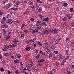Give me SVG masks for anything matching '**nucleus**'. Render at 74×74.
<instances>
[{
  "mask_svg": "<svg viewBox=\"0 0 74 74\" xmlns=\"http://www.w3.org/2000/svg\"><path fill=\"white\" fill-rule=\"evenodd\" d=\"M50 32L52 33L55 34L57 32H58V30L57 29H53L52 30H49Z\"/></svg>",
  "mask_w": 74,
  "mask_h": 74,
  "instance_id": "obj_1",
  "label": "nucleus"
},
{
  "mask_svg": "<svg viewBox=\"0 0 74 74\" xmlns=\"http://www.w3.org/2000/svg\"><path fill=\"white\" fill-rule=\"evenodd\" d=\"M9 48V46L8 45H5L4 47V49H2L3 51H7V49Z\"/></svg>",
  "mask_w": 74,
  "mask_h": 74,
  "instance_id": "obj_2",
  "label": "nucleus"
},
{
  "mask_svg": "<svg viewBox=\"0 0 74 74\" xmlns=\"http://www.w3.org/2000/svg\"><path fill=\"white\" fill-rule=\"evenodd\" d=\"M1 26V28H4V29H7L8 28V25L7 24L2 25Z\"/></svg>",
  "mask_w": 74,
  "mask_h": 74,
  "instance_id": "obj_3",
  "label": "nucleus"
},
{
  "mask_svg": "<svg viewBox=\"0 0 74 74\" xmlns=\"http://www.w3.org/2000/svg\"><path fill=\"white\" fill-rule=\"evenodd\" d=\"M6 23H8L9 24H12L13 23V21H12L11 19H9L8 21H7Z\"/></svg>",
  "mask_w": 74,
  "mask_h": 74,
  "instance_id": "obj_4",
  "label": "nucleus"
},
{
  "mask_svg": "<svg viewBox=\"0 0 74 74\" xmlns=\"http://www.w3.org/2000/svg\"><path fill=\"white\" fill-rule=\"evenodd\" d=\"M15 57L16 58H19L21 57V56L20 54H16L15 55Z\"/></svg>",
  "mask_w": 74,
  "mask_h": 74,
  "instance_id": "obj_5",
  "label": "nucleus"
},
{
  "mask_svg": "<svg viewBox=\"0 0 74 74\" xmlns=\"http://www.w3.org/2000/svg\"><path fill=\"white\" fill-rule=\"evenodd\" d=\"M30 49H31V47H30V46H29L25 49V50H26V51H29L30 50Z\"/></svg>",
  "mask_w": 74,
  "mask_h": 74,
  "instance_id": "obj_6",
  "label": "nucleus"
},
{
  "mask_svg": "<svg viewBox=\"0 0 74 74\" xmlns=\"http://www.w3.org/2000/svg\"><path fill=\"white\" fill-rule=\"evenodd\" d=\"M18 38H15L14 39V42L17 43V42H18Z\"/></svg>",
  "mask_w": 74,
  "mask_h": 74,
  "instance_id": "obj_7",
  "label": "nucleus"
},
{
  "mask_svg": "<svg viewBox=\"0 0 74 74\" xmlns=\"http://www.w3.org/2000/svg\"><path fill=\"white\" fill-rule=\"evenodd\" d=\"M16 43L17 42H15L13 43L12 45L13 47H17V44Z\"/></svg>",
  "mask_w": 74,
  "mask_h": 74,
  "instance_id": "obj_8",
  "label": "nucleus"
},
{
  "mask_svg": "<svg viewBox=\"0 0 74 74\" xmlns=\"http://www.w3.org/2000/svg\"><path fill=\"white\" fill-rule=\"evenodd\" d=\"M67 5H68V4L67 3H64L63 5V6L65 7H67Z\"/></svg>",
  "mask_w": 74,
  "mask_h": 74,
  "instance_id": "obj_9",
  "label": "nucleus"
},
{
  "mask_svg": "<svg viewBox=\"0 0 74 74\" xmlns=\"http://www.w3.org/2000/svg\"><path fill=\"white\" fill-rule=\"evenodd\" d=\"M43 62H44V59L40 60V61L39 60H38V63H41H41H42Z\"/></svg>",
  "mask_w": 74,
  "mask_h": 74,
  "instance_id": "obj_10",
  "label": "nucleus"
},
{
  "mask_svg": "<svg viewBox=\"0 0 74 74\" xmlns=\"http://www.w3.org/2000/svg\"><path fill=\"white\" fill-rule=\"evenodd\" d=\"M14 62L15 63H19V60L16 59L14 60Z\"/></svg>",
  "mask_w": 74,
  "mask_h": 74,
  "instance_id": "obj_11",
  "label": "nucleus"
},
{
  "mask_svg": "<svg viewBox=\"0 0 74 74\" xmlns=\"http://www.w3.org/2000/svg\"><path fill=\"white\" fill-rule=\"evenodd\" d=\"M11 10H12L17 11V10H18V8H11Z\"/></svg>",
  "mask_w": 74,
  "mask_h": 74,
  "instance_id": "obj_12",
  "label": "nucleus"
},
{
  "mask_svg": "<svg viewBox=\"0 0 74 74\" xmlns=\"http://www.w3.org/2000/svg\"><path fill=\"white\" fill-rule=\"evenodd\" d=\"M49 21V18H48V17H47L43 19L44 21Z\"/></svg>",
  "mask_w": 74,
  "mask_h": 74,
  "instance_id": "obj_13",
  "label": "nucleus"
},
{
  "mask_svg": "<svg viewBox=\"0 0 74 74\" xmlns=\"http://www.w3.org/2000/svg\"><path fill=\"white\" fill-rule=\"evenodd\" d=\"M38 44H39V46H40V47H42V43H41L40 42H38Z\"/></svg>",
  "mask_w": 74,
  "mask_h": 74,
  "instance_id": "obj_14",
  "label": "nucleus"
},
{
  "mask_svg": "<svg viewBox=\"0 0 74 74\" xmlns=\"http://www.w3.org/2000/svg\"><path fill=\"white\" fill-rule=\"evenodd\" d=\"M26 67L27 69V70L28 71H31V69H30V68L29 66H26Z\"/></svg>",
  "mask_w": 74,
  "mask_h": 74,
  "instance_id": "obj_15",
  "label": "nucleus"
},
{
  "mask_svg": "<svg viewBox=\"0 0 74 74\" xmlns=\"http://www.w3.org/2000/svg\"><path fill=\"white\" fill-rule=\"evenodd\" d=\"M53 56V54L52 53H50L49 54V58H51L52 57V56Z\"/></svg>",
  "mask_w": 74,
  "mask_h": 74,
  "instance_id": "obj_16",
  "label": "nucleus"
},
{
  "mask_svg": "<svg viewBox=\"0 0 74 74\" xmlns=\"http://www.w3.org/2000/svg\"><path fill=\"white\" fill-rule=\"evenodd\" d=\"M41 35L44 36L45 34V31H43L41 34Z\"/></svg>",
  "mask_w": 74,
  "mask_h": 74,
  "instance_id": "obj_17",
  "label": "nucleus"
},
{
  "mask_svg": "<svg viewBox=\"0 0 74 74\" xmlns=\"http://www.w3.org/2000/svg\"><path fill=\"white\" fill-rule=\"evenodd\" d=\"M70 11L71 12H73L74 11V9L73 8H70Z\"/></svg>",
  "mask_w": 74,
  "mask_h": 74,
  "instance_id": "obj_18",
  "label": "nucleus"
},
{
  "mask_svg": "<svg viewBox=\"0 0 74 74\" xmlns=\"http://www.w3.org/2000/svg\"><path fill=\"white\" fill-rule=\"evenodd\" d=\"M12 3H10L9 5L7 6V8H9V7H11L12 6Z\"/></svg>",
  "mask_w": 74,
  "mask_h": 74,
  "instance_id": "obj_19",
  "label": "nucleus"
},
{
  "mask_svg": "<svg viewBox=\"0 0 74 74\" xmlns=\"http://www.w3.org/2000/svg\"><path fill=\"white\" fill-rule=\"evenodd\" d=\"M40 18H41V19H43L44 18V16H43L42 15H40Z\"/></svg>",
  "mask_w": 74,
  "mask_h": 74,
  "instance_id": "obj_20",
  "label": "nucleus"
},
{
  "mask_svg": "<svg viewBox=\"0 0 74 74\" xmlns=\"http://www.w3.org/2000/svg\"><path fill=\"white\" fill-rule=\"evenodd\" d=\"M42 10V8L40 7L38 10V12H41Z\"/></svg>",
  "mask_w": 74,
  "mask_h": 74,
  "instance_id": "obj_21",
  "label": "nucleus"
},
{
  "mask_svg": "<svg viewBox=\"0 0 74 74\" xmlns=\"http://www.w3.org/2000/svg\"><path fill=\"white\" fill-rule=\"evenodd\" d=\"M60 58L61 59H63V57L62 56V55L60 54Z\"/></svg>",
  "mask_w": 74,
  "mask_h": 74,
  "instance_id": "obj_22",
  "label": "nucleus"
},
{
  "mask_svg": "<svg viewBox=\"0 0 74 74\" xmlns=\"http://www.w3.org/2000/svg\"><path fill=\"white\" fill-rule=\"evenodd\" d=\"M55 44H58V43H59V41L58 40H55Z\"/></svg>",
  "mask_w": 74,
  "mask_h": 74,
  "instance_id": "obj_23",
  "label": "nucleus"
},
{
  "mask_svg": "<svg viewBox=\"0 0 74 74\" xmlns=\"http://www.w3.org/2000/svg\"><path fill=\"white\" fill-rule=\"evenodd\" d=\"M68 18L70 20H71V18H72V16H68Z\"/></svg>",
  "mask_w": 74,
  "mask_h": 74,
  "instance_id": "obj_24",
  "label": "nucleus"
},
{
  "mask_svg": "<svg viewBox=\"0 0 74 74\" xmlns=\"http://www.w3.org/2000/svg\"><path fill=\"white\" fill-rule=\"evenodd\" d=\"M62 20L64 21H65L67 20V18L66 17H64L63 18Z\"/></svg>",
  "mask_w": 74,
  "mask_h": 74,
  "instance_id": "obj_25",
  "label": "nucleus"
},
{
  "mask_svg": "<svg viewBox=\"0 0 74 74\" xmlns=\"http://www.w3.org/2000/svg\"><path fill=\"white\" fill-rule=\"evenodd\" d=\"M45 33H47V34H48V33H49V31H48V30H46L45 31Z\"/></svg>",
  "mask_w": 74,
  "mask_h": 74,
  "instance_id": "obj_26",
  "label": "nucleus"
},
{
  "mask_svg": "<svg viewBox=\"0 0 74 74\" xmlns=\"http://www.w3.org/2000/svg\"><path fill=\"white\" fill-rule=\"evenodd\" d=\"M37 29L38 30H41V27H38L37 28Z\"/></svg>",
  "mask_w": 74,
  "mask_h": 74,
  "instance_id": "obj_27",
  "label": "nucleus"
},
{
  "mask_svg": "<svg viewBox=\"0 0 74 74\" xmlns=\"http://www.w3.org/2000/svg\"><path fill=\"white\" fill-rule=\"evenodd\" d=\"M10 15H9V14H8L6 16V17L7 19H8L10 17Z\"/></svg>",
  "mask_w": 74,
  "mask_h": 74,
  "instance_id": "obj_28",
  "label": "nucleus"
},
{
  "mask_svg": "<svg viewBox=\"0 0 74 74\" xmlns=\"http://www.w3.org/2000/svg\"><path fill=\"white\" fill-rule=\"evenodd\" d=\"M66 40L67 41H69L70 40V38H66Z\"/></svg>",
  "mask_w": 74,
  "mask_h": 74,
  "instance_id": "obj_29",
  "label": "nucleus"
},
{
  "mask_svg": "<svg viewBox=\"0 0 74 74\" xmlns=\"http://www.w3.org/2000/svg\"><path fill=\"white\" fill-rule=\"evenodd\" d=\"M9 55H10V54L8 53H6L5 54H4L5 56H8Z\"/></svg>",
  "mask_w": 74,
  "mask_h": 74,
  "instance_id": "obj_30",
  "label": "nucleus"
},
{
  "mask_svg": "<svg viewBox=\"0 0 74 74\" xmlns=\"http://www.w3.org/2000/svg\"><path fill=\"white\" fill-rule=\"evenodd\" d=\"M41 26V24H40V23H39V24H36V26Z\"/></svg>",
  "mask_w": 74,
  "mask_h": 74,
  "instance_id": "obj_31",
  "label": "nucleus"
},
{
  "mask_svg": "<svg viewBox=\"0 0 74 74\" xmlns=\"http://www.w3.org/2000/svg\"><path fill=\"white\" fill-rule=\"evenodd\" d=\"M62 63H66V60H62Z\"/></svg>",
  "mask_w": 74,
  "mask_h": 74,
  "instance_id": "obj_32",
  "label": "nucleus"
},
{
  "mask_svg": "<svg viewBox=\"0 0 74 74\" xmlns=\"http://www.w3.org/2000/svg\"><path fill=\"white\" fill-rule=\"evenodd\" d=\"M25 24H22V26L21 27V29H22V28H23V27H24V26H25Z\"/></svg>",
  "mask_w": 74,
  "mask_h": 74,
  "instance_id": "obj_33",
  "label": "nucleus"
},
{
  "mask_svg": "<svg viewBox=\"0 0 74 74\" xmlns=\"http://www.w3.org/2000/svg\"><path fill=\"white\" fill-rule=\"evenodd\" d=\"M56 66L57 67H58V66H59V63L56 62Z\"/></svg>",
  "mask_w": 74,
  "mask_h": 74,
  "instance_id": "obj_34",
  "label": "nucleus"
},
{
  "mask_svg": "<svg viewBox=\"0 0 74 74\" xmlns=\"http://www.w3.org/2000/svg\"><path fill=\"white\" fill-rule=\"evenodd\" d=\"M39 6H38L36 5L35 6V8H36V9H37L38 8Z\"/></svg>",
  "mask_w": 74,
  "mask_h": 74,
  "instance_id": "obj_35",
  "label": "nucleus"
},
{
  "mask_svg": "<svg viewBox=\"0 0 74 74\" xmlns=\"http://www.w3.org/2000/svg\"><path fill=\"white\" fill-rule=\"evenodd\" d=\"M18 72H19V71H18V70H16L15 71V73L16 74H19V73H18Z\"/></svg>",
  "mask_w": 74,
  "mask_h": 74,
  "instance_id": "obj_36",
  "label": "nucleus"
},
{
  "mask_svg": "<svg viewBox=\"0 0 74 74\" xmlns=\"http://www.w3.org/2000/svg\"><path fill=\"white\" fill-rule=\"evenodd\" d=\"M39 57H40V54H39L38 55L36 56V59H39Z\"/></svg>",
  "mask_w": 74,
  "mask_h": 74,
  "instance_id": "obj_37",
  "label": "nucleus"
},
{
  "mask_svg": "<svg viewBox=\"0 0 74 74\" xmlns=\"http://www.w3.org/2000/svg\"><path fill=\"white\" fill-rule=\"evenodd\" d=\"M24 32L25 33H29V31L27 30H25Z\"/></svg>",
  "mask_w": 74,
  "mask_h": 74,
  "instance_id": "obj_38",
  "label": "nucleus"
},
{
  "mask_svg": "<svg viewBox=\"0 0 74 74\" xmlns=\"http://www.w3.org/2000/svg\"><path fill=\"white\" fill-rule=\"evenodd\" d=\"M20 63L21 64V65L22 66V67H23V64H22V62L21 61L20 62Z\"/></svg>",
  "mask_w": 74,
  "mask_h": 74,
  "instance_id": "obj_39",
  "label": "nucleus"
},
{
  "mask_svg": "<svg viewBox=\"0 0 74 74\" xmlns=\"http://www.w3.org/2000/svg\"><path fill=\"white\" fill-rule=\"evenodd\" d=\"M29 42H34V41H33V40L31 39L29 40Z\"/></svg>",
  "mask_w": 74,
  "mask_h": 74,
  "instance_id": "obj_40",
  "label": "nucleus"
},
{
  "mask_svg": "<svg viewBox=\"0 0 74 74\" xmlns=\"http://www.w3.org/2000/svg\"><path fill=\"white\" fill-rule=\"evenodd\" d=\"M11 58H12V59H14L15 58V56H11Z\"/></svg>",
  "mask_w": 74,
  "mask_h": 74,
  "instance_id": "obj_41",
  "label": "nucleus"
},
{
  "mask_svg": "<svg viewBox=\"0 0 74 74\" xmlns=\"http://www.w3.org/2000/svg\"><path fill=\"white\" fill-rule=\"evenodd\" d=\"M50 52V50L49 49H47L46 51V52H47V53H48V52Z\"/></svg>",
  "mask_w": 74,
  "mask_h": 74,
  "instance_id": "obj_42",
  "label": "nucleus"
},
{
  "mask_svg": "<svg viewBox=\"0 0 74 74\" xmlns=\"http://www.w3.org/2000/svg\"><path fill=\"white\" fill-rule=\"evenodd\" d=\"M30 20L31 22H33V21H34V19L33 18H32Z\"/></svg>",
  "mask_w": 74,
  "mask_h": 74,
  "instance_id": "obj_43",
  "label": "nucleus"
},
{
  "mask_svg": "<svg viewBox=\"0 0 74 74\" xmlns=\"http://www.w3.org/2000/svg\"><path fill=\"white\" fill-rule=\"evenodd\" d=\"M54 53H56V54H58V51H55Z\"/></svg>",
  "mask_w": 74,
  "mask_h": 74,
  "instance_id": "obj_44",
  "label": "nucleus"
},
{
  "mask_svg": "<svg viewBox=\"0 0 74 74\" xmlns=\"http://www.w3.org/2000/svg\"><path fill=\"white\" fill-rule=\"evenodd\" d=\"M3 21H6V18L5 17H3Z\"/></svg>",
  "mask_w": 74,
  "mask_h": 74,
  "instance_id": "obj_45",
  "label": "nucleus"
},
{
  "mask_svg": "<svg viewBox=\"0 0 74 74\" xmlns=\"http://www.w3.org/2000/svg\"><path fill=\"white\" fill-rule=\"evenodd\" d=\"M71 45L73 47H74V43L73 42V43H71Z\"/></svg>",
  "mask_w": 74,
  "mask_h": 74,
  "instance_id": "obj_46",
  "label": "nucleus"
},
{
  "mask_svg": "<svg viewBox=\"0 0 74 74\" xmlns=\"http://www.w3.org/2000/svg\"><path fill=\"white\" fill-rule=\"evenodd\" d=\"M3 34H5L6 33V31L5 30H3Z\"/></svg>",
  "mask_w": 74,
  "mask_h": 74,
  "instance_id": "obj_47",
  "label": "nucleus"
},
{
  "mask_svg": "<svg viewBox=\"0 0 74 74\" xmlns=\"http://www.w3.org/2000/svg\"><path fill=\"white\" fill-rule=\"evenodd\" d=\"M36 39L37 38H35L34 39H33V41H34H34H36Z\"/></svg>",
  "mask_w": 74,
  "mask_h": 74,
  "instance_id": "obj_48",
  "label": "nucleus"
},
{
  "mask_svg": "<svg viewBox=\"0 0 74 74\" xmlns=\"http://www.w3.org/2000/svg\"><path fill=\"white\" fill-rule=\"evenodd\" d=\"M2 63L3 64H5V61L3 60L2 61Z\"/></svg>",
  "mask_w": 74,
  "mask_h": 74,
  "instance_id": "obj_49",
  "label": "nucleus"
},
{
  "mask_svg": "<svg viewBox=\"0 0 74 74\" xmlns=\"http://www.w3.org/2000/svg\"><path fill=\"white\" fill-rule=\"evenodd\" d=\"M1 71H4V69H3V68H2L1 69Z\"/></svg>",
  "mask_w": 74,
  "mask_h": 74,
  "instance_id": "obj_50",
  "label": "nucleus"
},
{
  "mask_svg": "<svg viewBox=\"0 0 74 74\" xmlns=\"http://www.w3.org/2000/svg\"><path fill=\"white\" fill-rule=\"evenodd\" d=\"M32 33H34V34L35 33H36V31L34 30H33L32 31Z\"/></svg>",
  "mask_w": 74,
  "mask_h": 74,
  "instance_id": "obj_51",
  "label": "nucleus"
},
{
  "mask_svg": "<svg viewBox=\"0 0 74 74\" xmlns=\"http://www.w3.org/2000/svg\"><path fill=\"white\" fill-rule=\"evenodd\" d=\"M9 38H10V37L9 36H7L6 38V40H8L9 39Z\"/></svg>",
  "mask_w": 74,
  "mask_h": 74,
  "instance_id": "obj_52",
  "label": "nucleus"
},
{
  "mask_svg": "<svg viewBox=\"0 0 74 74\" xmlns=\"http://www.w3.org/2000/svg\"><path fill=\"white\" fill-rule=\"evenodd\" d=\"M28 66L29 67H31L32 66H33V65H32V64H28Z\"/></svg>",
  "mask_w": 74,
  "mask_h": 74,
  "instance_id": "obj_53",
  "label": "nucleus"
},
{
  "mask_svg": "<svg viewBox=\"0 0 74 74\" xmlns=\"http://www.w3.org/2000/svg\"><path fill=\"white\" fill-rule=\"evenodd\" d=\"M35 30L36 31V32H38V29H35Z\"/></svg>",
  "mask_w": 74,
  "mask_h": 74,
  "instance_id": "obj_54",
  "label": "nucleus"
},
{
  "mask_svg": "<svg viewBox=\"0 0 74 74\" xmlns=\"http://www.w3.org/2000/svg\"><path fill=\"white\" fill-rule=\"evenodd\" d=\"M21 37H24V34H22L21 35Z\"/></svg>",
  "mask_w": 74,
  "mask_h": 74,
  "instance_id": "obj_55",
  "label": "nucleus"
},
{
  "mask_svg": "<svg viewBox=\"0 0 74 74\" xmlns=\"http://www.w3.org/2000/svg\"><path fill=\"white\" fill-rule=\"evenodd\" d=\"M58 40L60 41V40H61V38H58Z\"/></svg>",
  "mask_w": 74,
  "mask_h": 74,
  "instance_id": "obj_56",
  "label": "nucleus"
},
{
  "mask_svg": "<svg viewBox=\"0 0 74 74\" xmlns=\"http://www.w3.org/2000/svg\"><path fill=\"white\" fill-rule=\"evenodd\" d=\"M31 8L32 9H34V6H31Z\"/></svg>",
  "mask_w": 74,
  "mask_h": 74,
  "instance_id": "obj_57",
  "label": "nucleus"
},
{
  "mask_svg": "<svg viewBox=\"0 0 74 74\" xmlns=\"http://www.w3.org/2000/svg\"><path fill=\"white\" fill-rule=\"evenodd\" d=\"M67 74H70V71H67Z\"/></svg>",
  "mask_w": 74,
  "mask_h": 74,
  "instance_id": "obj_58",
  "label": "nucleus"
},
{
  "mask_svg": "<svg viewBox=\"0 0 74 74\" xmlns=\"http://www.w3.org/2000/svg\"><path fill=\"white\" fill-rule=\"evenodd\" d=\"M3 14V13L2 12H0V15H2Z\"/></svg>",
  "mask_w": 74,
  "mask_h": 74,
  "instance_id": "obj_59",
  "label": "nucleus"
},
{
  "mask_svg": "<svg viewBox=\"0 0 74 74\" xmlns=\"http://www.w3.org/2000/svg\"><path fill=\"white\" fill-rule=\"evenodd\" d=\"M37 22L38 23H41V21L39 20Z\"/></svg>",
  "mask_w": 74,
  "mask_h": 74,
  "instance_id": "obj_60",
  "label": "nucleus"
},
{
  "mask_svg": "<svg viewBox=\"0 0 74 74\" xmlns=\"http://www.w3.org/2000/svg\"><path fill=\"white\" fill-rule=\"evenodd\" d=\"M48 45V42H47L45 43V45L47 46Z\"/></svg>",
  "mask_w": 74,
  "mask_h": 74,
  "instance_id": "obj_61",
  "label": "nucleus"
},
{
  "mask_svg": "<svg viewBox=\"0 0 74 74\" xmlns=\"http://www.w3.org/2000/svg\"><path fill=\"white\" fill-rule=\"evenodd\" d=\"M71 25L72 26H74V21L72 23V24H71Z\"/></svg>",
  "mask_w": 74,
  "mask_h": 74,
  "instance_id": "obj_62",
  "label": "nucleus"
},
{
  "mask_svg": "<svg viewBox=\"0 0 74 74\" xmlns=\"http://www.w3.org/2000/svg\"><path fill=\"white\" fill-rule=\"evenodd\" d=\"M51 49H53V48L54 47L53 46H52L51 47Z\"/></svg>",
  "mask_w": 74,
  "mask_h": 74,
  "instance_id": "obj_63",
  "label": "nucleus"
},
{
  "mask_svg": "<svg viewBox=\"0 0 74 74\" xmlns=\"http://www.w3.org/2000/svg\"><path fill=\"white\" fill-rule=\"evenodd\" d=\"M27 3V1H24V4H26Z\"/></svg>",
  "mask_w": 74,
  "mask_h": 74,
  "instance_id": "obj_64",
  "label": "nucleus"
}]
</instances>
